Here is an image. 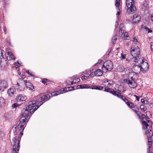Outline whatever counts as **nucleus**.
I'll use <instances>...</instances> for the list:
<instances>
[{
    "instance_id": "nucleus-45",
    "label": "nucleus",
    "mask_w": 153,
    "mask_h": 153,
    "mask_svg": "<svg viewBox=\"0 0 153 153\" xmlns=\"http://www.w3.org/2000/svg\"><path fill=\"white\" fill-rule=\"evenodd\" d=\"M48 81V79H44L42 80V82L45 84L46 82H47V81Z\"/></svg>"
},
{
    "instance_id": "nucleus-52",
    "label": "nucleus",
    "mask_w": 153,
    "mask_h": 153,
    "mask_svg": "<svg viewBox=\"0 0 153 153\" xmlns=\"http://www.w3.org/2000/svg\"><path fill=\"white\" fill-rule=\"evenodd\" d=\"M146 100H145L144 99H142L141 100V102H142V103L144 104L145 102V101Z\"/></svg>"
},
{
    "instance_id": "nucleus-54",
    "label": "nucleus",
    "mask_w": 153,
    "mask_h": 153,
    "mask_svg": "<svg viewBox=\"0 0 153 153\" xmlns=\"http://www.w3.org/2000/svg\"><path fill=\"white\" fill-rule=\"evenodd\" d=\"M3 30L4 31V33L5 34H6V27H4V28H3Z\"/></svg>"
},
{
    "instance_id": "nucleus-4",
    "label": "nucleus",
    "mask_w": 153,
    "mask_h": 153,
    "mask_svg": "<svg viewBox=\"0 0 153 153\" xmlns=\"http://www.w3.org/2000/svg\"><path fill=\"white\" fill-rule=\"evenodd\" d=\"M22 136L21 134H19L18 136H16L13 138L12 142H11V145L13 146L12 153H19L20 140Z\"/></svg>"
},
{
    "instance_id": "nucleus-42",
    "label": "nucleus",
    "mask_w": 153,
    "mask_h": 153,
    "mask_svg": "<svg viewBox=\"0 0 153 153\" xmlns=\"http://www.w3.org/2000/svg\"><path fill=\"white\" fill-rule=\"evenodd\" d=\"M26 72L29 75H30L31 76H34V74L32 72H30L29 71H26Z\"/></svg>"
},
{
    "instance_id": "nucleus-50",
    "label": "nucleus",
    "mask_w": 153,
    "mask_h": 153,
    "mask_svg": "<svg viewBox=\"0 0 153 153\" xmlns=\"http://www.w3.org/2000/svg\"><path fill=\"white\" fill-rule=\"evenodd\" d=\"M123 101L126 103V104L128 102H129V101L128 100L125 98L124 100Z\"/></svg>"
},
{
    "instance_id": "nucleus-35",
    "label": "nucleus",
    "mask_w": 153,
    "mask_h": 153,
    "mask_svg": "<svg viewBox=\"0 0 153 153\" xmlns=\"http://www.w3.org/2000/svg\"><path fill=\"white\" fill-rule=\"evenodd\" d=\"M140 108L141 109L144 111H146L147 110V108L146 106L143 105H141L140 106Z\"/></svg>"
},
{
    "instance_id": "nucleus-18",
    "label": "nucleus",
    "mask_w": 153,
    "mask_h": 153,
    "mask_svg": "<svg viewBox=\"0 0 153 153\" xmlns=\"http://www.w3.org/2000/svg\"><path fill=\"white\" fill-rule=\"evenodd\" d=\"M120 0H115V5L116 7H118L117 8V12L116 14V15L118 17L120 14V8L118 6L120 5Z\"/></svg>"
},
{
    "instance_id": "nucleus-8",
    "label": "nucleus",
    "mask_w": 153,
    "mask_h": 153,
    "mask_svg": "<svg viewBox=\"0 0 153 153\" xmlns=\"http://www.w3.org/2000/svg\"><path fill=\"white\" fill-rule=\"evenodd\" d=\"M27 80H24L21 79H19L17 82L16 88L17 90L22 91L26 87V84Z\"/></svg>"
},
{
    "instance_id": "nucleus-27",
    "label": "nucleus",
    "mask_w": 153,
    "mask_h": 153,
    "mask_svg": "<svg viewBox=\"0 0 153 153\" xmlns=\"http://www.w3.org/2000/svg\"><path fill=\"white\" fill-rule=\"evenodd\" d=\"M78 88L84 89L88 88H89V86L88 85H79L77 86Z\"/></svg>"
},
{
    "instance_id": "nucleus-30",
    "label": "nucleus",
    "mask_w": 153,
    "mask_h": 153,
    "mask_svg": "<svg viewBox=\"0 0 153 153\" xmlns=\"http://www.w3.org/2000/svg\"><path fill=\"white\" fill-rule=\"evenodd\" d=\"M118 35H115L112 38V42L113 44H115L117 41V39Z\"/></svg>"
},
{
    "instance_id": "nucleus-13",
    "label": "nucleus",
    "mask_w": 153,
    "mask_h": 153,
    "mask_svg": "<svg viewBox=\"0 0 153 153\" xmlns=\"http://www.w3.org/2000/svg\"><path fill=\"white\" fill-rule=\"evenodd\" d=\"M7 55L6 56L8 60H14L15 59V57L11 52L7 51Z\"/></svg>"
},
{
    "instance_id": "nucleus-5",
    "label": "nucleus",
    "mask_w": 153,
    "mask_h": 153,
    "mask_svg": "<svg viewBox=\"0 0 153 153\" xmlns=\"http://www.w3.org/2000/svg\"><path fill=\"white\" fill-rule=\"evenodd\" d=\"M139 62V65L142 70V72L144 73L147 71L149 68L148 63L145 61L143 57H140L138 59V62Z\"/></svg>"
},
{
    "instance_id": "nucleus-63",
    "label": "nucleus",
    "mask_w": 153,
    "mask_h": 153,
    "mask_svg": "<svg viewBox=\"0 0 153 153\" xmlns=\"http://www.w3.org/2000/svg\"><path fill=\"white\" fill-rule=\"evenodd\" d=\"M4 153H7V152H4Z\"/></svg>"
},
{
    "instance_id": "nucleus-14",
    "label": "nucleus",
    "mask_w": 153,
    "mask_h": 153,
    "mask_svg": "<svg viewBox=\"0 0 153 153\" xmlns=\"http://www.w3.org/2000/svg\"><path fill=\"white\" fill-rule=\"evenodd\" d=\"M140 16L137 14H135L133 17V22L134 24H136L140 21Z\"/></svg>"
},
{
    "instance_id": "nucleus-58",
    "label": "nucleus",
    "mask_w": 153,
    "mask_h": 153,
    "mask_svg": "<svg viewBox=\"0 0 153 153\" xmlns=\"http://www.w3.org/2000/svg\"><path fill=\"white\" fill-rule=\"evenodd\" d=\"M150 106L151 108L153 107V103H150Z\"/></svg>"
},
{
    "instance_id": "nucleus-10",
    "label": "nucleus",
    "mask_w": 153,
    "mask_h": 153,
    "mask_svg": "<svg viewBox=\"0 0 153 153\" xmlns=\"http://www.w3.org/2000/svg\"><path fill=\"white\" fill-rule=\"evenodd\" d=\"M103 83L105 84V85L107 87H110L111 85H113L114 82L112 80L105 79L104 80Z\"/></svg>"
},
{
    "instance_id": "nucleus-31",
    "label": "nucleus",
    "mask_w": 153,
    "mask_h": 153,
    "mask_svg": "<svg viewBox=\"0 0 153 153\" xmlns=\"http://www.w3.org/2000/svg\"><path fill=\"white\" fill-rule=\"evenodd\" d=\"M73 80V78L72 77H70L66 81V82L67 84L69 85H72V81Z\"/></svg>"
},
{
    "instance_id": "nucleus-59",
    "label": "nucleus",
    "mask_w": 153,
    "mask_h": 153,
    "mask_svg": "<svg viewBox=\"0 0 153 153\" xmlns=\"http://www.w3.org/2000/svg\"><path fill=\"white\" fill-rule=\"evenodd\" d=\"M118 23L117 22H116V24L115 25V26L116 27H117L118 26Z\"/></svg>"
},
{
    "instance_id": "nucleus-53",
    "label": "nucleus",
    "mask_w": 153,
    "mask_h": 153,
    "mask_svg": "<svg viewBox=\"0 0 153 153\" xmlns=\"http://www.w3.org/2000/svg\"><path fill=\"white\" fill-rule=\"evenodd\" d=\"M88 71H91V70H89L86 71V72H85V75H89L90 74H88V73H87V72H88Z\"/></svg>"
},
{
    "instance_id": "nucleus-44",
    "label": "nucleus",
    "mask_w": 153,
    "mask_h": 153,
    "mask_svg": "<svg viewBox=\"0 0 153 153\" xmlns=\"http://www.w3.org/2000/svg\"><path fill=\"white\" fill-rule=\"evenodd\" d=\"M135 112L138 115V116L139 117H140V115L141 114V113L140 111H138L137 110Z\"/></svg>"
},
{
    "instance_id": "nucleus-39",
    "label": "nucleus",
    "mask_w": 153,
    "mask_h": 153,
    "mask_svg": "<svg viewBox=\"0 0 153 153\" xmlns=\"http://www.w3.org/2000/svg\"><path fill=\"white\" fill-rule=\"evenodd\" d=\"M121 58L122 59H125L126 58V55L125 54L121 53Z\"/></svg>"
},
{
    "instance_id": "nucleus-25",
    "label": "nucleus",
    "mask_w": 153,
    "mask_h": 153,
    "mask_svg": "<svg viewBox=\"0 0 153 153\" xmlns=\"http://www.w3.org/2000/svg\"><path fill=\"white\" fill-rule=\"evenodd\" d=\"M104 89V90H103V91L105 92H109L113 95H114V94H115L117 91H112V89L107 87L105 88Z\"/></svg>"
},
{
    "instance_id": "nucleus-21",
    "label": "nucleus",
    "mask_w": 153,
    "mask_h": 153,
    "mask_svg": "<svg viewBox=\"0 0 153 153\" xmlns=\"http://www.w3.org/2000/svg\"><path fill=\"white\" fill-rule=\"evenodd\" d=\"M103 71L100 69H98L95 71L94 72V74L95 76H100L102 75L103 74Z\"/></svg>"
},
{
    "instance_id": "nucleus-2",
    "label": "nucleus",
    "mask_w": 153,
    "mask_h": 153,
    "mask_svg": "<svg viewBox=\"0 0 153 153\" xmlns=\"http://www.w3.org/2000/svg\"><path fill=\"white\" fill-rule=\"evenodd\" d=\"M140 118L141 119L143 129L145 130L146 134L147 135L149 148L147 149V153H153V135L152 131V125L151 122L147 119L144 114H141Z\"/></svg>"
},
{
    "instance_id": "nucleus-38",
    "label": "nucleus",
    "mask_w": 153,
    "mask_h": 153,
    "mask_svg": "<svg viewBox=\"0 0 153 153\" xmlns=\"http://www.w3.org/2000/svg\"><path fill=\"white\" fill-rule=\"evenodd\" d=\"M145 29L147 31L148 33L152 32V30L150 29H149V28H148L147 27H145Z\"/></svg>"
},
{
    "instance_id": "nucleus-56",
    "label": "nucleus",
    "mask_w": 153,
    "mask_h": 153,
    "mask_svg": "<svg viewBox=\"0 0 153 153\" xmlns=\"http://www.w3.org/2000/svg\"><path fill=\"white\" fill-rule=\"evenodd\" d=\"M101 62H102L101 60L99 59L98 60L97 63L98 64H100L101 63Z\"/></svg>"
},
{
    "instance_id": "nucleus-22",
    "label": "nucleus",
    "mask_w": 153,
    "mask_h": 153,
    "mask_svg": "<svg viewBox=\"0 0 153 153\" xmlns=\"http://www.w3.org/2000/svg\"><path fill=\"white\" fill-rule=\"evenodd\" d=\"M64 92H62L61 89H60L59 90L56 91L52 92L51 94V95L52 96H55L59 94H62Z\"/></svg>"
},
{
    "instance_id": "nucleus-24",
    "label": "nucleus",
    "mask_w": 153,
    "mask_h": 153,
    "mask_svg": "<svg viewBox=\"0 0 153 153\" xmlns=\"http://www.w3.org/2000/svg\"><path fill=\"white\" fill-rule=\"evenodd\" d=\"M25 84L26 87L29 88L30 90L32 91H34V87L31 83L27 82H27Z\"/></svg>"
},
{
    "instance_id": "nucleus-64",
    "label": "nucleus",
    "mask_w": 153,
    "mask_h": 153,
    "mask_svg": "<svg viewBox=\"0 0 153 153\" xmlns=\"http://www.w3.org/2000/svg\"><path fill=\"white\" fill-rule=\"evenodd\" d=\"M1 22L0 21V23Z\"/></svg>"
},
{
    "instance_id": "nucleus-28",
    "label": "nucleus",
    "mask_w": 153,
    "mask_h": 153,
    "mask_svg": "<svg viewBox=\"0 0 153 153\" xmlns=\"http://www.w3.org/2000/svg\"><path fill=\"white\" fill-rule=\"evenodd\" d=\"M5 101L4 98L0 97V108L4 105Z\"/></svg>"
},
{
    "instance_id": "nucleus-11",
    "label": "nucleus",
    "mask_w": 153,
    "mask_h": 153,
    "mask_svg": "<svg viewBox=\"0 0 153 153\" xmlns=\"http://www.w3.org/2000/svg\"><path fill=\"white\" fill-rule=\"evenodd\" d=\"M141 8L143 10L145 11L149 8V0H145L143 2Z\"/></svg>"
},
{
    "instance_id": "nucleus-15",
    "label": "nucleus",
    "mask_w": 153,
    "mask_h": 153,
    "mask_svg": "<svg viewBox=\"0 0 153 153\" xmlns=\"http://www.w3.org/2000/svg\"><path fill=\"white\" fill-rule=\"evenodd\" d=\"M88 74H90L89 75L83 76H82L81 79L83 80H85L88 79V78L94 75L93 72L92 71H88L87 72Z\"/></svg>"
},
{
    "instance_id": "nucleus-17",
    "label": "nucleus",
    "mask_w": 153,
    "mask_h": 153,
    "mask_svg": "<svg viewBox=\"0 0 153 153\" xmlns=\"http://www.w3.org/2000/svg\"><path fill=\"white\" fill-rule=\"evenodd\" d=\"M27 99V97L22 94H20L18 96L16 100L17 101H22L25 100Z\"/></svg>"
},
{
    "instance_id": "nucleus-29",
    "label": "nucleus",
    "mask_w": 153,
    "mask_h": 153,
    "mask_svg": "<svg viewBox=\"0 0 153 153\" xmlns=\"http://www.w3.org/2000/svg\"><path fill=\"white\" fill-rule=\"evenodd\" d=\"M131 108L133 110H134L135 112L138 110V108L137 107V106L135 105H134V104L133 103L131 105Z\"/></svg>"
},
{
    "instance_id": "nucleus-47",
    "label": "nucleus",
    "mask_w": 153,
    "mask_h": 153,
    "mask_svg": "<svg viewBox=\"0 0 153 153\" xmlns=\"http://www.w3.org/2000/svg\"><path fill=\"white\" fill-rule=\"evenodd\" d=\"M133 104V103H132L131 102H130L129 101L126 104L130 108L131 106V105Z\"/></svg>"
},
{
    "instance_id": "nucleus-26",
    "label": "nucleus",
    "mask_w": 153,
    "mask_h": 153,
    "mask_svg": "<svg viewBox=\"0 0 153 153\" xmlns=\"http://www.w3.org/2000/svg\"><path fill=\"white\" fill-rule=\"evenodd\" d=\"M114 95L117 97L123 100H124V99L126 98L124 96L121 95V94L118 91H116L115 94H114Z\"/></svg>"
},
{
    "instance_id": "nucleus-48",
    "label": "nucleus",
    "mask_w": 153,
    "mask_h": 153,
    "mask_svg": "<svg viewBox=\"0 0 153 153\" xmlns=\"http://www.w3.org/2000/svg\"><path fill=\"white\" fill-rule=\"evenodd\" d=\"M3 57V56L2 55V53L1 52V53H0V64L1 62V59Z\"/></svg>"
},
{
    "instance_id": "nucleus-57",
    "label": "nucleus",
    "mask_w": 153,
    "mask_h": 153,
    "mask_svg": "<svg viewBox=\"0 0 153 153\" xmlns=\"http://www.w3.org/2000/svg\"><path fill=\"white\" fill-rule=\"evenodd\" d=\"M151 48L152 50V51H153V43H151Z\"/></svg>"
},
{
    "instance_id": "nucleus-20",
    "label": "nucleus",
    "mask_w": 153,
    "mask_h": 153,
    "mask_svg": "<svg viewBox=\"0 0 153 153\" xmlns=\"http://www.w3.org/2000/svg\"><path fill=\"white\" fill-rule=\"evenodd\" d=\"M7 86V82L5 80L0 81V87L2 89L5 88Z\"/></svg>"
},
{
    "instance_id": "nucleus-19",
    "label": "nucleus",
    "mask_w": 153,
    "mask_h": 153,
    "mask_svg": "<svg viewBox=\"0 0 153 153\" xmlns=\"http://www.w3.org/2000/svg\"><path fill=\"white\" fill-rule=\"evenodd\" d=\"M74 87H69L64 88H62L61 89L62 92H63L64 93L66 92L71 91L74 89Z\"/></svg>"
},
{
    "instance_id": "nucleus-1",
    "label": "nucleus",
    "mask_w": 153,
    "mask_h": 153,
    "mask_svg": "<svg viewBox=\"0 0 153 153\" xmlns=\"http://www.w3.org/2000/svg\"><path fill=\"white\" fill-rule=\"evenodd\" d=\"M38 101L33 100L30 101L25 109L23 112L19 122L13 127V130L15 134H21L23 135L24 126L26 122L29 120L32 112H34L45 101H47L51 98L48 94L41 96L38 95Z\"/></svg>"
},
{
    "instance_id": "nucleus-12",
    "label": "nucleus",
    "mask_w": 153,
    "mask_h": 153,
    "mask_svg": "<svg viewBox=\"0 0 153 153\" xmlns=\"http://www.w3.org/2000/svg\"><path fill=\"white\" fill-rule=\"evenodd\" d=\"M132 70L136 74L139 73L141 71L142 72V70L139 64L138 65H134L133 66Z\"/></svg>"
},
{
    "instance_id": "nucleus-40",
    "label": "nucleus",
    "mask_w": 153,
    "mask_h": 153,
    "mask_svg": "<svg viewBox=\"0 0 153 153\" xmlns=\"http://www.w3.org/2000/svg\"><path fill=\"white\" fill-rule=\"evenodd\" d=\"M89 88L92 89L96 90L97 85H91L90 87L89 86Z\"/></svg>"
},
{
    "instance_id": "nucleus-61",
    "label": "nucleus",
    "mask_w": 153,
    "mask_h": 153,
    "mask_svg": "<svg viewBox=\"0 0 153 153\" xmlns=\"http://www.w3.org/2000/svg\"><path fill=\"white\" fill-rule=\"evenodd\" d=\"M119 48H117V50H119Z\"/></svg>"
},
{
    "instance_id": "nucleus-34",
    "label": "nucleus",
    "mask_w": 153,
    "mask_h": 153,
    "mask_svg": "<svg viewBox=\"0 0 153 153\" xmlns=\"http://www.w3.org/2000/svg\"><path fill=\"white\" fill-rule=\"evenodd\" d=\"M124 39L126 40H129L130 37L128 36V33L125 32L124 34Z\"/></svg>"
},
{
    "instance_id": "nucleus-33",
    "label": "nucleus",
    "mask_w": 153,
    "mask_h": 153,
    "mask_svg": "<svg viewBox=\"0 0 153 153\" xmlns=\"http://www.w3.org/2000/svg\"><path fill=\"white\" fill-rule=\"evenodd\" d=\"M146 117H147V119H149V117H151L152 114L150 112L147 111L146 112Z\"/></svg>"
},
{
    "instance_id": "nucleus-16",
    "label": "nucleus",
    "mask_w": 153,
    "mask_h": 153,
    "mask_svg": "<svg viewBox=\"0 0 153 153\" xmlns=\"http://www.w3.org/2000/svg\"><path fill=\"white\" fill-rule=\"evenodd\" d=\"M16 88L15 87H12L10 89H8L7 91V93L10 96H12L16 92Z\"/></svg>"
},
{
    "instance_id": "nucleus-6",
    "label": "nucleus",
    "mask_w": 153,
    "mask_h": 153,
    "mask_svg": "<svg viewBox=\"0 0 153 153\" xmlns=\"http://www.w3.org/2000/svg\"><path fill=\"white\" fill-rule=\"evenodd\" d=\"M113 68V63L111 61L108 60L103 64L102 69L104 72H107L108 71H111Z\"/></svg>"
},
{
    "instance_id": "nucleus-23",
    "label": "nucleus",
    "mask_w": 153,
    "mask_h": 153,
    "mask_svg": "<svg viewBox=\"0 0 153 153\" xmlns=\"http://www.w3.org/2000/svg\"><path fill=\"white\" fill-rule=\"evenodd\" d=\"M73 80L72 81V85L76 84L80 81V79L79 78H76V76L74 75L72 77Z\"/></svg>"
},
{
    "instance_id": "nucleus-49",
    "label": "nucleus",
    "mask_w": 153,
    "mask_h": 153,
    "mask_svg": "<svg viewBox=\"0 0 153 153\" xmlns=\"http://www.w3.org/2000/svg\"><path fill=\"white\" fill-rule=\"evenodd\" d=\"M133 96L135 97V98L136 100H137L138 101H139L140 97H138V96L136 95H134Z\"/></svg>"
},
{
    "instance_id": "nucleus-43",
    "label": "nucleus",
    "mask_w": 153,
    "mask_h": 153,
    "mask_svg": "<svg viewBox=\"0 0 153 153\" xmlns=\"http://www.w3.org/2000/svg\"><path fill=\"white\" fill-rule=\"evenodd\" d=\"M124 29V25L123 24H121L120 25L119 29L121 30V29Z\"/></svg>"
},
{
    "instance_id": "nucleus-7",
    "label": "nucleus",
    "mask_w": 153,
    "mask_h": 153,
    "mask_svg": "<svg viewBox=\"0 0 153 153\" xmlns=\"http://www.w3.org/2000/svg\"><path fill=\"white\" fill-rule=\"evenodd\" d=\"M126 5L127 7L128 11L129 12H134L136 10L134 0H126Z\"/></svg>"
},
{
    "instance_id": "nucleus-37",
    "label": "nucleus",
    "mask_w": 153,
    "mask_h": 153,
    "mask_svg": "<svg viewBox=\"0 0 153 153\" xmlns=\"http://www.w3.org/2000/svg\"><path fill=\"white\" fill-rule=\"evenodd\" d=\"M104 88L103 86L97 85L96 90H103Z\"/></svg>"
},
{
    "instance_id": "nucleus-51",
    "label": "nucleus",
    "mask_w": 153,
    "mask_h": 153,
    "mask_svg": "<svg viewBox=\"0 0 153 153\" xmlns=\"http://www.w3.org/2000/svg\"><path fill=\"white\" fill-rule=\"evenodd\" d=\"M149 101H147L146 100H145V102L144 104H145L147 105L148 104H149Z\"/></svg>"
},
{
    "instance_id": "nucleus-46",
    "label": "nucleus",
    "mask_w": 153,
    "mask_h": 153,
    "mask_svg": "<svg viewBox=\"0 0 153 153\" xmlns=\"http://www.w3.org/2000/svg\"><path fill=\"white\" fill-rule=\"evenodd\" d=\"M124 29H121V30H120V29H119V33L123 34L124 33Z\"/></svg>"
},
{
    "instance_id": "nucleus-9",
    "label": "nucleus",
    "mask_w": 153,
    "mask_h": 153,
    "mask_svg": "<svg viewBox=\"0 0 153 153\" xmlns=\"http://www.w3.org/2000/svg\"><path fill=\"white\" fill-rule=\"evenodd\" d=\"M125 81L131 88H134L137 86V83L133 80H130L127 79H126Z\"/></svg>"
},
{
    "instance_id": "nucleus-55",
    "label": "nucleus",
    "mask_w": 153,
    "mask_h": 153,
    "mask_svg": "<svg viewBox=\"0 0 153 153\" xmlns=\"http://www.w3.org/2000/svg\"><path fill=\"white\" fill-rule=\"evenodd\" d=\"M21 77L22 79L23 80V79H24L25 78V76L24 75H22L21 76Z\"/></svg>"
},
{
    "instance_id": "nucleus-60",
    "label": "nucleus",
    "mask_w": 153,
    "mask_h": 153,
    "mask_svg": "<svg viewBox=\"0 0 153 153\" xmlns=\"http://www.w3.org/2000/svg\"><path fill=\"white\" fill-rule=\"evenodd\" d=\"M151 18L153 22V13L151 15Z\"/></svg>"
},
{
    "instance_id": "nucleus-62",
    "label": "nucleus",
    "mask_w": 153,
    "mask_h": 153,
    "mask_svg": "<svg viewBox=\"0 0 153 153\" xmlns=\"http://www.w3.org/2000/svg\"><path fill=\"white\" fill-rule=\"evenodd\" d=\"M2 89V88L0 87V91Z\"/></svg>"
},
{
    "instance_id": "nucleus-41",
    "label": "nucleus",
    "mask_w": 153,
    "mask_h": 153,
    "mask_svg": "<svg viewBox=\"0 0 153 153\" xmlns=\"http://www.w3.org/2000/svg\"><path fill=\"white\" fill-rule=\"evenodd\" d=\"M19 104H17V103H14L12 105V106L13 108H16V107L19 106Z\"/></svg>"
},
{
    "instance_id": "nucleus-36",
    "label": "nucleus",
    "mask_w": 153,
    "mask_h": 153,
    "mask_svg": "<svg viewBox=\"0 0 153 153\" xmlns=\"http://www.w3.org/2000/svg\"><path fill=\"white\" fill-rule=\"evenodd\" d=\"M132 41H133L136 44L138 45L139 43V42L138 41V40L135 37H134L133 38V39L132 40Z\"/></svg>"
},
{
    "instance_id": "nucleus-32",
    "label": "nucleus",
    "mask_w": 153,
    "mask_h": 153,
    "mask_svg": "<svg viewBox=\"0 0 153 153\" xmlns=\"http://www.w3.org/2000/svg\"><path fill=\"white\" fill-rule=\"evenodd\" d=\"M14 65H15V67L16 69V70L19 71V66L20 65V64L18 62H17V63H14ZM19 73V72H18Z\"/></svg>"
},
{
    "instance_id": "nucleus-3",
    "label": "nucleus",
    "mask_w": 153,
    "mask_h": 153,
    "mask_svg": "<svg viewBox=\"0 0 153 153\" xmlns=\"http://www.w3.org/2000/svg\"><path fill=\"white\" fill-rule=\"evenodd\" d=\"M131 53L133 57L131 60L132 62H137L140 56V50L137 46H132L131 48Z\"/></svg>"
}]
</instances>
